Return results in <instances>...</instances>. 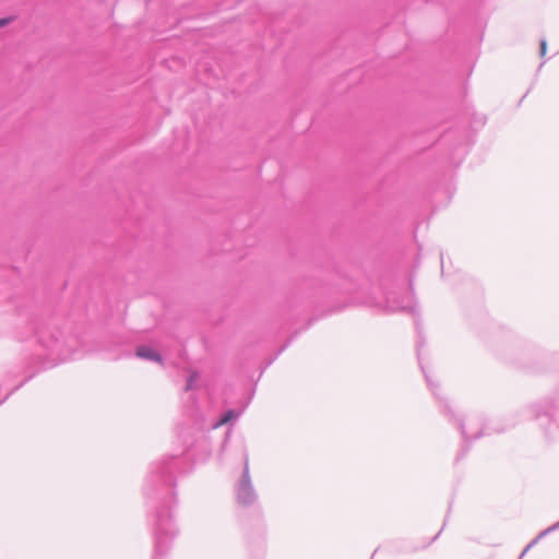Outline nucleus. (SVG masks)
<instances>
[{"mask_svg":"<svg viewBox=\"0 0 559 559\" xmlns=\"http://www.w3.org/2000/svg\"><path fill=\"white\" fill-rule=\"evenodd\" d=\"M135 354L139 358L162 362L160 355L150 346H139Z\"/></svg>","mask_w":559,"mask_h":559,"instance_id":"obj_1","label":"nucleus"},{"mask_svg":"<svg viewBox=\"0 0 559 559\" xmlns=\"http://www.w3.org/2000/svg\"><path fill=\"white\" fill-rule=\"evenodd\" d=\"M235 416L234 412L233 411H229L227 412L222 418L221 420L217 423L216 426H222V425H225L227 424L230 419H233Z\"/></svg>","mask_w":559,"mask_h":559,"instance_id":"obj_2","label":"nucleus"},{"mask_svg":"<svg viewBox=\"0 0 559 559\" xmlns=\"http://www.w3.org/2000/svg\"><path fill=\"white\" fill-rule=\"evenodd\" d=\"M14 21V17L13 16H7V17H2L0 19V28L9 25L10 23H12Z\"/></svg>","mask_w":559,"mask_h":559,"instance_id":"obj_3","label":"nucleus"},{"mask_svg":"<svg viewBox=\"0 0 559 559\" xmlns=\"http://www.w3.org/2000/svg\"><path fill=\"white\" fill-rule=\"evenodd\" d=\"M547 52V43L546 40L540 41V56L544 57Z\"/></svg>","mask_w":559,"mask_h":559,"instance_id":"obj_4","label":"nucleus"}]
</instances>
